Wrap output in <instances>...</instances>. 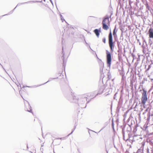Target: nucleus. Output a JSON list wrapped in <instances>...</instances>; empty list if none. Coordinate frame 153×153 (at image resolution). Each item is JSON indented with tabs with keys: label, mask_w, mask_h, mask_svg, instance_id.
<instances>
[{
	"label": "nucleus",
	"mask_w": 153,
	"mask_h": 153,
	"mask_svg": "<svg viewBox=\"0 0 153 153\" xmlns=\"http://www.w3.org/2000/svg\"><path fill=\"white\" fill-rule=\"evenodd\" d=\"M123 89H122L120 91V96L122 94V97H123Z\"/></svg>",
	"instance_id": "c9c22d12"
},
{
	"label": "nucleus",
	"mask_w": 153,
	"mask_h": 153,
	"mask_svg": "<svg viewBox=\"0 0 153 153\" xmlns=\"http://www.w3.org/2000/svg\"><path fill=\"white\" fill-rule=\"evenodd\" d=\"M93 31L97 36L99 38L100 33L101 32V28H100L99 29H96L94 30Z\"/></svg>",
	"instance_id": "6e6552de"
},
{
	"label": "nucleus",
	"mask_w": 153,
	"mask_h": 153,
	"mask_svg": "<svg viewBox=\"0 0 153 153\" xmlns=\"http://www.w3.org/2000/svg\"><path fill=\"white\" fill-rule=\"evenodd\" d=\"M102 28L105 30H107L109 29L108 26L106 24V23L102 24Z\"/></svg>",
	"instance_id": "f3484780"
},
{
	"label": "nucleus",
	"mask_w": 153,
	"mask_h": 153,
	"mask_svg": "<svg viewBox=\"0 0 153 153\" xmlns=\"http://www.w3.org/2000/svg\"><path fill=\"white\" fill-rule=\"evenodd\" d=\"M126 125L124 126H121V127L122 128V133L123 136V138L124 140L125 141H127V139L126 140L125 139V128Z\"/></svg>",
	"instance_id": "dca6fc26"
},
{
	"label": "nucleus",
	"mask_w": 153,
	"mask_h": 153,
	"mask_svg": "<svg viewBox=\"0 0 153 153\" xmlns=\"http://www.w3.org/2000/svg\"><path fill=\"white\" fill-rule=\"evenodd\" d=\"M0 65H1V66H2V68H3L4 69V70L5 71V70L4 68H3V66L1 65V64L0 63Z\"/></svg>",
	"instance_id": "a18cd8bd"
},
{
	"label": "nucleus",
	"mask_w": 153,
	"mask_h": 153,
	"mask_svg": "<svg viewBox=\"0 0 153 153\" xmlns=\"http://www.w3.org/2000/svg\"><path fill=\"white\" fill-rule=\"evenodd\" d=\"M49 0L52 3V4L53 5V2L52 0Z\"/></svg>",
	"instance_id": "c03bdc74"
},
{
	"label": "nucleus",
	"mask_w": 153,
	"mask_h": 153,
	"mask_svg": "<svg viewBox=\"0 0 153 153\" xmlns=\"http://www.w3.org/2000/svg\"><path fill=\"white\" fill-rule=\"evenodd\" d=\"M108 75V79H110L111 78V75L110 73L109 72H108V74H107Z\"/></svg>",
	"instance_id": "a878e982"
},
{
	"label": "nucleus",
	"mask_w": 153,
	"mask_h": 153,
	"mask_svg": "<svg viewBox=\"0 0 153 153\" xmlns=\"http://www.w3.org/2000/svg\"><path fill=\"white\" fill-rule=\"evenodd\" d=\"M123 102V97H122V95L121 94L120 96V98L118 102V103L117 105V108L118 107H121Z\"/></svg>",
	"instance_id": "f8f14e48"
},
{
	"label": "nucleus",
	"mask_w": 153,
	"mask_h": 153,
	"mask_svg": "<svg viewBox=\"0 0 153 153\" xmlns=\"http://www.w3.org/2000/svg\"><path fill=\"white\" fill-rule=\"evenodd\" d=\"M151 67V65H149L148 66V68L146 69V71H149Z\"/></svg>",
	"instance_id": "e433bc0d"
},
{
	"label": "nucleus",
	"mask_w": 153,
	"mask_h": 153,
	"mask_svg": "<svg viewBox=\"0 0 153 153\" xmlns=\"http://www.w3.org/2000/svg\"><path fill=\"white\" fill-rule=\"evenodd\" d=\"M117 30H116V25L114 27L113 32V36L117 35Z\"/></svg>",
	"instance_id": "6ab92c4d"
},
{
	"label": "nucleus",
	"mask_w": 153,
	"mask_h": 153,
	"mask_svg": "<svg viewBox=\"0 0 153 153\" xmlns=\"http://www.w3.org/2000/svg\"><path fill=\"white\" fill-rule=\"evenodd\" d=\"M96 92H97L96 91H94V93H96Z\"/></svg>",
	"instance_id": "e2e57ef3"
},
{
	"label": "nucleus",
	"mask_w": 153,
	"mask_h": 153,
	"mask_svg": "<svg viewBox=\"0 0 153 153\" xmlns=\"http://www.w3.org/2000/svg\"><path fill=\"white\" fill-rule=\"evenodd\" d=\"M64 138H58L57 139H60V140H62Z\"/></svg>",
	"instance_id": "8fccbe9b"
},
{
	"label": "nucleus",
	"mask_w": 153,
	"mask_h": 153,
	"mask_svg": "<svg viewBox=\"0 0 153 153\" xmlns=\"http://www.w3.org/2000/svg\"><path fill=\"white\" fill-rule=\"evenodd\" d=\"M68 100L71 102L76 103L78 102L79 98L74 96V93L71 92V95L67 98ZM87 98L84 95L82 96L81 97L79 100V102L78 103L79 106L81 108H85L86 107V104L88 103L89 101L85 102L87 101Z\"/></svg>",
	"instance_id": "f257e3e1"
},
{
	"label": "nucleus",
	"mask_w": 153,
	"mask_h": 153,
	"mask_svg": "<svg viewBox=\"0 0 153 153\" xmlns=\"http://www.w3.org/2000/svg\"><path fill=\"white\" fill-rule=\"evenodd\" d=\"M126 115H125V114H124V119H123V121H125V117H126Z\"/></svg>",
	"instance_id": "a19ab883"
},
{
	"label": "nucleus",
	"mask_w": 153,
	"mask_h": 153,
	"mask_svg": "<svg viewBox=\"0 0 153 153\" xmlns=\"http://www.w3.org/2000/svg\"><path fill=\"white\" fill-rule=\"evenodd\" d=\"M99 65L100 66V71L101 74V76L102 75V73H103V68L104 67V63L101 60V61L99 62Z\"/></svg>",
	"instance_id": "1a4fd4ad"
},
{
	"label": "nucleus",
	"mask_w": 153,
	"mask_h": 153,
	"mask_svg": "<svg viewBox=\"0 0 153 153\" xmlns=\"http://www.w3.org/2000/svg\"><path fill=\"white\" fill-rule=\"evenodd\" d=\"M114 39L115 41H117L118 40V38L117 35L113 36Z\"/></svg>",
	"instance_id": "c85d7f7f"
},
{
	"label": "nucleus",
	"mask_w": 153,
	"mask_h": 153,
	"mask_svg": "<svg viewBox=\"0 0 153 153\" xmlns=\"http://www.w3.org/2000/svg\"><path fill=\"white\" fill-rule=\"evenodd\" d=\"M111 15L110 17H111ZM109 17H109L108 15H106L103 18L102 24L106 23V21L107 20L108 21V23H110V22L109 21Z\"/></svg>",
	"instance_id": "0eeeda50"
},
{
	"label": "nucleus",
	"mask_w": 153,
	"mask_h": 153,
	"mask_svg": "<svg viewBox=\"0 0 153 153\" xmlns=\"http://www.w3.org/2000/svg\"><path fill=\"white\" fill-rule=\"evenodd\" d=\"M62 58L63 60V64L62 66L64 67V68L65 69V67L66 66V62H65L64 60V55H65V53L63 51V47H62Z\"/></svg>",
	"instance_id": "9d476101"
},
{
	"label": "nucleus",
	"mask_w": 153,
	"mask_h": 153,
	"mask_svg": "<svg viewBox=\"0 0 153 153\" xmlns=\"http://www.w3.org/2000/svg\"><path fill=\"white\" fill-rule=\"evenodd\" d=\"M90 48L91 49L92 51H93V50H92V49H91V48Z\"/></svg>",
	"instance_id": "338daca9"
},
{
	"label": "nucleus",
	"mask_w": 153,
	"mask_h": 153,
	"mask_svg": "<svg viewBox=\"0 0 153 153\" xmlns=\"http://www.w3.org/2000/svg\"><path fill=\"white\" fill-rule=\"evenodd\" d=\"M138 126L137 124L135 125L134 127V129L133 130V132L135 133L137 131V127Z\"/></svg>",
	"instance_id": "5701e85b"
},
{
	"label": "nucleus",
	"mask_w": 153,
	"mask_h": 153,
	"mask_svg": "<svg viewBox=\"0 0 153 153\" xmlns=\"http://www.w3.org/2000/svg\"><path fill=\"white\" fill-rule=\"evenodd\" d=\"M145 5L146 6V9L148 10H149L151 13H152V11L150 10V7H149L148 2L146 3H145Z\"/></svg>",
	"instance_id": "412c9836"
},
{
	"label": "nucleus",
	"mask_w": 153,
	"mask_h": 153,
	"mask_svg": "<svg viewBox=\"0 0 153 153\" xmlns=\"http://www.w3.org/2000/svg\"><path fill=\"white\" fill-rule=\"evenodd\" d=\"M128 125L129 127L128 129L126 130V131L127 132L128 135V138L127 139V140H129V141L130 140V138L131 137L130 132L131 129V125Z\"/></svg>",
	"instance_id": "9b49d317"
},
{
	"label": "nucleus",
	"mask_w": 153,
	"mask_h": 153,
	"mask_svg": "<svg viewBox=\"0 0 153 153\" xmlns=\"http://www.w3.org/2000/svg\"><path fill=\"white\" fill-rule=\"evenodd\" d=\"M105 86L104 85H99L98 93L94 97H96L98 94H101L103 92H104L105 89Z\"/></svg>",
	"instance_id": "20e7f679"
},
{
	"label": "nucleus",
	"mask_w": 153,
	"mask_h": 153,
	"mask_svg": "<svg viewBox=\"0 0 153 153\" xmlns=\"http://www.w3.org/2000/svg\"><path fill=\"white\" fill-rule=\"evenodd\" d=\"M149 43L150 44V45L152 44V41L151 39H149Z\"/></svg>",
	"instance_id": "ea45409f"
},
{
	"label": "nucleus",
	"mask_w": 153,
	"mask_h": 153,
	"mask_svg": "<svg viewBox=\"0 0 153 153\" xmlns=\"http://www.w3.org/2000/svg\"><path fill=\"white\" fill-rule=\"evenodd\" d=\"M149 149H147V152H149Z\"/></svg>",
	"instance_id": "5fc2aeb1"
},
{
	"label": "nucleus",
	"mask_w": 153,
	"mask_h": 153,
	"mask_svg": "<svg viewBox=\"0 0 153 153\" xmlns=\"http://www.w3.org/2000/svg\"><path fill=\"white\" fill-rule=\"evenodd\" d=\"M123 1L126 2L127 1V0H123Z\"/></svg>",
	"instance_id": "4d7b16f0"
},
{
	"label": "nucleus",
	"mask_w": 153,
	"mask_h": 153,
	"mask_svg": "<svg viewBox=\"0 0 153 153\" xmlns=\"http://www.w3.org/2000/svg\"><path fill=\"white\" fill-rule=\"evenodd\" d=\"M27 149H28V145H27Z\"/></svg>",
	"instance_id": "052dcab7"
},
{
	"label": "nucleus",
	"mask_w": 153,
	"mask_h": 153,
	"mask_svg": "<svg viewBox=\"0 0 153 153\" xmlns=\"http://www.w3.org/2000/svg\"><path fill=\"white\" fill-rule=\"evenodd\" d=\"M106 153H108V151L107 150V149H106Z\"/></svg>",
	"instance_id": "3c124183"
},
{
	"label": "nucleus",
	"mask_w": 153,
	"mask_h": 153,
	"mask_svg": "<svg viewBox=\"0 0 153 153\" xmlns=\"http://www.w3.org/2000/svg\"><path fill=\"white\" fill-rule=\"evenodd\" d=\"M131 137H134L136 136L135 135H134L132 136V134H131Z\"/></svg>",
	"instance_id": "37998d69"
},
{
	"label": "nucleus",
	"mask_w": 153,
	"mask_h": 153,
	"mask_svg": "<svg viewBox=\"0 0 153 153\" xmlns=\"http://www.w3.org/2000/svg\"><path fill=\"white\" fill-rule=\"evenodd\" d=\"M4 16V15H2V16H0V19H1L3 16Z\"/></svg>",
	"instance_id": "de8ad7c7"
},
{
	"label": "nucleus",
	"mask_w": 153,
	"mask_h": 153,
	"mask_svg": "<svg viewBox=\"0 0 153 153\" xmlns=\"http://www.w3.org/2000/svg\"><path fill=\"white\" fill-rule=\"evenodd\" d=\"M104 92H106L105 94L106 96H107L111 92V89L110 88H108L105 89Z\"/></svg>",
	"instance_id": "2eb2a0df"
},
{
	"label": "nucleus",
	"mask_w": 153,
	"mask_h": 153,
	"mask_svg": "<svg viewBox=\"0 0 153 153\" xmlns=\"http://www.w3.org/2000/svg\"><path fill=\"white\" fill-rule=\"evenodd\" d=\"M42 0L41 1H27V2H25L19 3L17 4V6H16V7H17L18 6H19V5H22V4H26V3L28 4V3H32L42 2Z\"/></svg>",
	"instance_id": "423d86ee"
},
{
	"label": "nucleus",
	"mask_w": 153,
	"mask_h": 153,
	"mask_svg": "<svg viewBox=\"0 0 153 153\" xmlns=\"http://www.w3.org/2000/svg\"><path fill=\"white\" fill-rule=\"evenodd\" d=\"M76 125H75L74 126V128L72 130L71 132L67 135V137H68L69 135H71L73 133L76 128Z\"/></svg>",
	"instance_id": "b1692460"
},
{
	"label": "nucleus",
	"mask_w": 153,
	"mask_h": 153,
	"mask_svg": "<svg viewBox=\"0 0 153 153\" xmlns=\"http://www.w3.org/2000/svg\"><path fill=\"white\" fill-rule=\"evenodd\" d=\"M114 139L113 138V141L114 143Z\"/></svg>",
	"instance_id": "69168bd1"
},
{
	"label": "nucleus",
	"mask_w": 153,
	"mask_h": 153,
	"mask_svg": "<svg viewBox=\"0 0 153 153\" xmlns=\"http://www.w3.org/2000/svg\"><path fill=\"white\" fill-rule=\"evenodd\" d=\"M60 18H61V19L62 22H64V21H65V20L64 19V18L63 16H62V15L60 14Z\"/></svg>",
	"instance_id": "393cba45"
},
{
	"label": "nucleus",
	"mask_w": 153,
	"mask_h": 153,
	"mask_svg": "<svg viewBox=\"0 0 153 153\" xmlns=\"http://www.w3.org/2000/svg\"><path fill=\"white\" fill-rule=\"evenodd\" d=\"M120 52L121 53L122 52V50L121 48H120L119 47L118 48V49L117 50V52L118 53V55L119 56L120 53Z\"/></svg>",
	"instance_id": "bb28decb"
},
{
	"label": "nucleus",
	"mask_w": 153,
	"mask_h": 153,
	"mask_svg": "<svg viewBox=\"0 0 153 153\" xmlns=\"http://www.w3.org/2000/svg\"><path fill=\"white\" fill-rule=\"evenodd\" d=\"M148 33L149 34V37L153 38V29L152 27L150 28L148 31Z\"/></svg>",
	"instance_id": "4468645a"
},
{
	"label": "nucleus",
	"mask_w": 153,
	"mask_h": 153,
	"mask_svg": "<svg viewBox=\"0 0 153 153\" xmlns=\"http://www.w3.org/2000/svg\"><path fill=\"white\" fill-rule=\"evenodd\" d=\"M143 148L140 149H138L136 153L134 152L133 153H143Z\"/></svg>",
	"instance_id": "4be33fe9"
},
{
	"label": "nucleus",
	"mask_w": 153,
	"mask_h": 153,
	"mask_svg": "<svg viewBox=\"0 0 153 153\" xmlns=\"http://www.w3.org/2000/svg\"><path fill=\"white\" fill-rule=\"evenodd\" d=\"M152 24H153V21L152 22Z\"/></svg>",
	"instance_id": "680f3d73"
},
{
	"label": "nucleus",
	"mask_w": 153,
	"mask_h": 153,
	"mask_svg": "<svg viewBox=\"0 0 153 153\" xmlns=\"http://www.w3.org/2000/svg\"><path fill=\"white\" fill-rule=\"evenodd\" d=\"M58 77H56V78H49V79L48 80L47 82H46L43 83V84H42L41 85H37V86H36V85H34V86H24V85H23V86H22V88H25V87H28V88H34V87H37L38 86H40L41 85H44V84H45L47 83V82L50 81H52V80L54 79H57L58 78Z\"/></svg>",
	"instance_id": "39448f33"
},
{
	"label": "nucleus",
	"mask_w": 153,
	"mask_h": 153,
	"mask_svg": "<svg viewBox=\"0 0 153 153\" xmlns=\"http://www.w3.org/2000/svg\"><path fill=\"white\" fill-rule=\"evenodd\" d=\"M109 85L111 89L113 88L115 89L114 82L110 83Z\"/></svg>",
	"instance_id": "aec40b11"
},
{
	"label": "nucleus",
	"mask_w": 153,
	"mask_h": 153,
	"mask_svg": "<svg viewBox=\"0 0 153 153\" xmlns=\"http://www.w3.org/2000/svg\"><path fill=\"white\" fill-rule=\"evenodd\" d=\"M4 16V15H2V16H0V19H1L3 16Z\"/></svg>",
	"instance_id": "49530a36"
},
{
	"label": "nucleus",
	"mask_w": 153,
	"mask_h": 153,
	"mask_svg": "<svg viewBox=\"0 0 153 153\" xmlns=\"http://www.w3.org/2000/svg\"><path fill=\"white\" fill-rule=\"evenodd\" d=\"M108 40L110 39H113V36L112 33V32L111 31V29H110V31L108 35Z\"/></svg>",
	"instance_id": "a211bd4d"
},
{
	"label": "nucleus",
	"mask_w": 153,
	"mask_h": 153,
	"mask_svg": "<svg viewBox=\"0 0 153 153\" xmlns=\"http://www.w3.org/2000/svg\"><path fill=\"white\" fill-rule=\"evenodd\" d=\"M108 44L110 49V52L108 50H106V59L107 67L110 68L111 64V53L114 51V48L115 46V42H113V39L108 40Z\"/></svg>",
	"instance_id": "f03ea898"
},
{
	"label": "nucleus",
	"mask_w": 153,
	"mask_h": 153,
	"mask_svg": "<svg viewBox=\"0 0 153 153\" xmlns=\"http://www.w3.org/2000/svg\"><path fill=\"white\" fill-rule=\"evenodd\" d=\"M144 42H145V43H146V46H147V44H146V42L145 41H144Z\"/></svg>",
	"instance_id": "bf43d9fd"
},
{
	"label": "nucleus",
	"mask_w": 153,
	"mask_h": 153,
	"mask_svg": "<svg viewBox=\"0 0 153 153\" xmlns=\"http://www.w3.org/2000/svg\"><path fill=\"white\" fill-rule=\"evenodd\" d=\"M150 79H151V80L152 81L153 80V78H151Z\"/></svg>",
	"instance_id": "6e6d98bb"
},
{
	"label": "nucleus",
	"mask_w": 153,
	"mask_h": 153,
	"mask_svg": "<svg viewBox=\"0 0 153 153\" xmlns=\"http://www.w3.org/2000/svg\"><path fill=\"white\" fill-rule=\"evenodd\" d=\"M105 127H103L102 128V129L100 130V131H101V130H102V129H103L104 128H105Z\"/></svg>",
	"instance_id": "09e8293b"
},
{
	"label": "nucleus",
	"mask_w": 153,
	"mask_h": 153,
	"mask_svg": "<svg viewBox=\"0 0 153 153\" xmlns=\"http://www.w3.org/2000/svg\"><path fill=\"white\" fill-rule=\"evenodd\" d=\"M150 10H151V11H152V13H152V16H153V14L152 13V12H153V9L152 8H150Z\"/></svg>",
	"instance_id": "58836bf2"
},
{
	"label": "nucleus",
	"mask_w": 153,
	"mask_h": 153,
	"mask_svg": "<svg viewBox=\"0 0 153 153\" xmlns=\"http://www.w3.org/2000/svg\"><path fill=\"white\" fill-rule=\"evenodd\" d=\"M114 79H112L111 80V82L110 83H112V82H114Z\"/></svg>",
	"instance_id": "79ce46f5"
},
{
	"label": "nucleus",
	"mask_w": 153,
	"mask_h": 153,
	"mask_svg": "<svg viewBox=\"0 0 153 153\" xmlns=\"http://www.w3.org/2000/svg\"><path fill=\"white\" fill-rule=\"evenodd\" d=\"M102 42L104 43H106V38L105 37H104L102 39Z\"/></svg>",
	"instance_id": "7c9ffc66"
},
{
	"label": "nucleus",
	"mask_w": 153,
	"mask_h": 153,
	"mask_svg": "<svg viewBox=\"0 0 153 153\" xmlns=\"http://www.w3.org/2000/svg\"><path fill=\"white\" fill-rule=\"evenodd\" d=\"M16 7L13 10H13V11H14V10H15V9L16 8Z\"/></svg>",
	"instance_id": "864d4df0"
},
{
	"label": "nucleus",
	"mask_w": 153,
	"mask_h": 153,
	"mask_svg": "<svg viewBox=\"0 0 153 153\" xmlns=\"http://www.w3.org/2000/svg\"><path fill=\"white\" fill-rule=\"evenodd\" d=\"M132 141H135V140H134V138L133 139Z\"/></svg>",
	"instance_id": "13d9d810"
},
{
	"label": "nucleus",
	"mask_w": 153,
	"mask_h": 153,
	"mask_svg": "<svg viewBox=\"0 0 153 153\" xmlns=\"http://www.w3.org/2000/svg\"><path fill=\"white\" fill-rule=\"evenodd\" d=\"M142 47L143 48V52L144 53V51L145 48H146V47L145 46V45H144V43H143V44L142 45Z\"/></svg>",
	"instance_id": "2f4dec72"
},
{
	"label": "nucleus",
	"mask_w": 153,
	"mask_h": 153,
	"mask_svg": "<svg viewBox=\"0 0 153 153\" xmlns=\"http://www.w3.org/2000/svg\"><path fill=\"white\" fill-rule=\"evenodd\" d=\"M143 92L141 99V102L143 105H144L147 100V91L144 89H143Z\"/></svg>",
	"instance_id": "7ed1b4c3"
},
{
	"label": "nucleus",
	"mask_w": 153,
	"mask_h": 153,
	"mask_svg": "<svg viewBox=\"0 0 153 153\" xmlns=\"http://www.w3.org/2000/svg\"><path fill=\"white\" fill-rule=\"evenodd\" d=\"M114 122H112L111 123V126H112V127L114 129Z\"/></svg>",
	"instance_id": "4c0bfd02"
},
{
	"label": "nucleus",
	"mask_w": 153,
	"mask_h": 153,
	"mask_svg": "<svg viewBox=\"0 0 153 153\" xmlns=\"http://www.w3.org/2000/svg\"><path fill=\"white\" fill-rule=\"evenodd\" d=\"M114 147H115V145H114Z\"/></svg>",
	"instance_id": "774afa93"
},
{
	"label": "nucleus",
	"mask_w": 153,
	"mask_h": 153,
	"mask_svg": "<svg viewBox=\"0 0 153 153\" xmlns=\"http://www.w3.org/2000/svg\"><path fill=\"white\" fill-rule=\"evenodd\" d=\"M27 102L28 103L27 107H28V108H27L26 107V105H25V110L26 111H27L29 112L32 113L31 107L30 106L29 102Z\"/></svg>",
	"instance_id": "ddd939ff"
},
{
	"label": "nucleus",
	"mask_w": 153,
	"mask_h": 153,
	"mask_svg": "<svg viewBox=\"0 0 153 153\" xmlns=\"http://www.w3.org/2000/svg\"><path fill=\"white\" fill-rule=\"evenodd\" d=\"M142 1L144 3V4H145V3H146L147 2V1L146 0H142Z\"/></svg>",
	"instance_id": "72a5a7b5"
},
{
	"label": "nucleus",
	"mask_w": 153,
	"mask_h": 153,
	"mask_svg": "<svg viewBox=\"0 0 153 153\" xmlns=\"http://www.w3.org/2000/svg\"><path fill=\"white\" fill-rule=\"evenodd\" d=\"M112 122H114L113 119H112L111 120V123H112Z\"/></svg>",
	"instance_id": "603ef678"
},
{
	"label": "nucleus",
	"mask_w": 153,
	"mask_h": 153,
	"mask_svg": "<svg viewBox=\"0 0 153 153\" xmlns=\"http://www.w3.org/2000/svg\"><path fill=\"white\" fill-rule=\"evenodd\" d=\"M119 91V89H118L117 91L114 94V99H116V98L117 97V94H118V92Z\"/></svg>",
	"instance_id": "cd10ccee"
},
{
	"label": "nucleus",
	"mask_w": 153,
	"mask_h": 153,
	"mask_svg": "<svg viewBox=\"0 0 153 153\" xmlns=\"http://www.w3.org/2000/svg\"><path fill=\"white\" fill-rule=\"evenodd\" d=\"M150 117V112H149L148 114V119H149Z\"/></svg>",
	"instance_id": "f704fd0d"
},
{
	"label": "nucleus",
	"mask_w": 153,
	"mask_h": 153,
	"mask_svg": "<svg viewBox=\"0 0 153 153\" xmlns=\"http://www.w3.org/2000/svg\"><path fill=\"white\" fill-rule=\"evenodd\" d=\"M141 43L140 42H139V45H141Z\"/></svg>",
	"instance_id": "0e129e2a"
},
{
	"label": "nucleus",
	"mask_w": 153,
	"mask_h": 153,
	"mask_svg": "<svg viewBox=\"0 0 153 153\" xmlns=\"http://www.w3.org/2000/svg\"><path fill=\"white\" fill-rule=\"evenodd\" d=\"M116 42H117V46H118V48L120 47H119V45H120V42L118 40H117V41H116Z\"/></svg>",
	"instance_id": "473e14b6"
},
{
	"label": "nucleus",
	"mask_w": 153,
	"mask_h": 153,
	"mask_svg": "<svg viewBox=\"0 0 153 153\" xmlns=\"http://www.w3.org/2000/svg\"><path fill=\"white\" fill-rule=\"evenodd\" d=\"M13 12V10H12L9 13H8L4 15V16H6V15H8L10 14H12Z\"/></svg>",
	"instance_id": "c756f323"
}]
</instances>
